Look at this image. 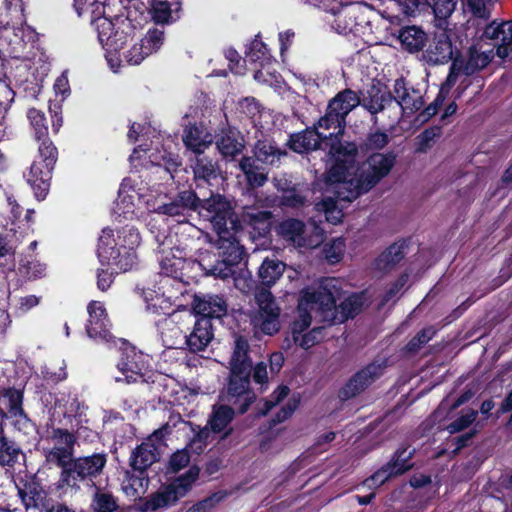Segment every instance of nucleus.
<instances>
[{
    "label": "nucleus",
    "instance_id": "1",
    "mask_svg": "<svg viewBox=\"0 0 512 512\" xmlns=\"http://www.w3.org/2000/svg\"><path fill=\"white\" fill-rule=\"evenodd\" d=\"M333 163L324 176V189L337 200L351 202L368 192L393 169L394 153H373L364 162H357L358 149L354 143L339 144L330 150Z\"/></svg>",
    "mask_w": 512,
    "mask_h": 512
},
{
    "label": "nucleus",
    "instance_id": "2",
    "mask_svg": "<svg viewBox=\"0 0 512 512\" xmlns=\"http://www.w3.org/2000/svg\"><path fill=\"white\" fill-rule=\"evenodd\" d=\"M143 204L149 213L163 214L170 217H185L188 212L196 210L197 197L192 191L179 193L172 202H166V195L158 189L145 187L143 182L131 177L125 178L119 188L118 197L113 208L116 217L132 219L143 217L139 213V204Z\"/></svg>",
    "mask_w": 512,
    "mask_h": 512
},
{
    "label": "nucleus",
    "instance_id": "3",
    "mask_svg": "<svg viewBox=\"0 0 512 512\" xmlns=\"http://www.w3.org/2000/svg\"><path fill=\"white\" fill-rule=\"evenodd\" d=\"M339 289L334 280H328L303 289L300 292L297 306V319L292 324L294 342L304 349H309L323 338L321 327L313 328L308 332L312 318L320 316L322 320H330L333 316L336 298Z\"/></svg>",
    "mask_w": 512,
    "mask_h": 512
},
{
    "label": "nucleus",
    "instance_id": "4",
    "mask_svg": "<svg viewBox=\"0 0 512 512\" xmlns=\"http://www.w3.org/2000/svg\"><path fill=\"white\" fill-rule=\"evenodd\" d=\"M196 210L201 219L211 224L218 238L221 239V247L227 246L231 249L230 259L241 261L244 250L236 236L240 225L231 203L222 195L217 194L197 203Z\"/></svg>",
    "mask_w": 512,
    "mask_h": 512
},
{
    "label": "nucleus",
    "instance_id": "5",
    "mask_svg": "<svg viewBox=\"0 0 512 512\" xmlns=\"http://www.w3.org/2000/svg\"><path fill=\"white\" fill-rule=\"evenodd\" d=\"M140 243V233L134 226L105 228L99 238L98 258L101 264L126 272L136 264L135 250Z\"/></svg>",
    "mask_w": 512,
    "mask_h": 512
},
{
    "label": "nucleus",
    "instance_id": "6",
    "mask_svg": "<svg viewBox=\"0 0 512 512\" xmlns=\"http://www.w3.org/2000/svg\"><path fill=\"white\" fill-rule=\"evenodd\" d=\"M182 224L181 230L193 238H196L197 246L203 243H209V236L199 230L197 227L183 220H178ZM217 248L221 251L222 260L218 261L214 254L209 250L197 248L196 258L191 260V269L197 273V277L202 273L204 275H212L220 279H227L234 275V266L240 261H232L229 256L230 248L221 247V239H217Z\"/></svg>",
    "mask_w": 512,
    "mask_h": 512
},
{
    "label": "nucleus",
    "instance_id": "7",
    "mask_svg": "<svg viewBox=\"0 0 512 512\" xmlns=\"http://www.w3.org/2000/svg\"><path fill=\"white\" fill-rule=\"evenodd\" d=\"M93 25L98 34V40L105 51V58L113 72H118L122 66V59L119 55L120 49L131 37L135 26L130 15L127 17L118 16L115 19L98 17Z\"/></svg>",
    "mask_w": 512,
    "mask_h": 512
},
{
    "label": "nucleus",
    "instance_id": "8",
    "mask_svg": "<svg viewBox=\"0 0 512 512\" xmlns=\"http://www.w3.org/2000/svg\"><path fill=\"white\" fill-rule=\"evenodd\" d=\"M249 345L245 338L238 336L230 361L231 377L227 400L244 413L253 402L254 396L248 390L251 363L248 359Z\"/></svg>",
    "mask_w": 512,
    "mask_h": 512
},
{
    "label": "nucleus",
    "instance_id": "9",
    "mask_svg": "<svg viewBox=\"0 0 512 512\" xmlns=\"http://www.w3.org/2000/svg\"><path fill=\"white\" fill-rule=\"evenodd\" d=\"M494 49L485 47V44L479 43L472 46L468 51V58L465 63L462 60L455 59L452 63L450 73L446 82L441 86L440 92L434 103L427 107L426 113L433 115L436 113L439 105L443 103L451 87L462 76H469L476 71L486 67L494 58Z\"/></svg>",
    "mask_w": 512,
    "mask_h": 512
},
{
    "label": "nucleus",
    "instance_id": "10",
    "mask_svg": "<svg viewBox=\"0 0 512 512\" xmlns=\"http://www.w3.org/2000/svg\"><path fill=\"white\" fill-rule=\"evenodd\" d=\"M149 362V356L137 351L135 347H126L121 360L117 364L119 375L115 376L116 382L133 383L140 379L143 382L155 383L163 378L161 374L148 372L146 365Z\"/></svg>",
    "mask_w": 512,
    "mask_h": 512
},
{
    "label": "nucleus",
    "instance_id": "11",
    "mask_svg": "<svg viewBox=\"0 0 512 512\" xmlns=\"http://www.w3.org/2000/svg\"><path fill=\"white\" fill-rule=\"evenodd\" d=\"M199 469L191 467L186 473L176 477L169 484L162 487L146 503V508L157 510L175 504L185 497L198 480Z\"/></svg>",
    "mask_w": 512,
    "mask_h": 512
},
{
    "label": "nucleus",
    "instance_id": "12",
    "mask_svg": "<svg viewBox=\"0 0 512 512\" xmlns=\"http://www.w3.org/2000/svg\"><path fill=\"white\" fill-rule=\"evenodd\" d=\"M255 300L258 306L251 317V324L256 333L274 335L280 329V308L273 295L266 289L256 293Z\"/></svg>",
    "mask_w": 512,
    "mask_h": 512
},
{
    "label": "nucleus",
    "instance_id": "13",
    "mask_svg": "<svg viewBox=\"0 0 512 512\" xmlns=\"http://www.w3.org/2000/svg\"><path fill=\"white\" fill-rule=\"evenodd\" d=\"M183 291L180 282L172 281L170 278H162L158 291L146 289L143 291V297L148 310L170 317L173 312L177 313L173 305L178 296L183 294Z\"/></svg>",
    "mask_w": 512,
    "mask_h": 512
},
{
    "label": "nucleus",
    "instance_id": "14",
    "mask_svg": "<svg viewBox=\"0 0 512 512\" xmlns=\"http://www.w3.org/2000/svg\"><path fill=\"white\" fill-rule=\"evenodd\" d=\"M277 231L279 235L299 248H315L324 240V232L320 227L313 226L308 229L304 227L301 221L296 219L282 221Z\"/></svg>",
    "mask_w": 512,
    "mask_h": 512
},
{
    "label": "nucleus",
    "instance_id": "15",
    "mask_svg": "<svg viewBox=\"0 0 512 512\" xmlns=\"http://www.w3.org/2000/svg\"><path fill=\"white\" fill-rule=\"evenodd\" d=\"M161 253L163 254L160 260L161 272L165 275L163 278H170L172 281L180 282L182 290H184L185 283L197 278V273L191 269V260L186 259L182 255V250L171 248L170 252H166V243H161Z\"/></svg>",
    "mask_w": 512,
    "mask_h": 512
},
{
    "label": "nucleus",
    "instance_id": "16",
    "mask_svg": "<svg viewBox=\"0 0 512 512\" xmlns=\"http://www.w3.org/2000/svg\"><path fill=\"white\" fill-rule=\"evenodd\" d=\"M171 433V424L168 422L162 428L150 435L132 454L131 466L134 470H145L159 457L165 444L163 437Z\"/></svg>",
    "mask_w": 512,
    "mask_h": 512
},
{
    "label": "nucleus",
    "instance_id": "17",
    "mask_svg": "<svg viewBox=\"0 0 512 512\" xmlns=\"http://www.w3.org/2000/svg\"><path fill=\"white\" fill-rule=\"evenodd\" d=\"M130 162L134 167L139 165L146 166L147 163H151L157 167L156 172L158 174H164L166 176L173 177V172L176 171L180 165L178 157L172 153L157 151L156 149H144L139 146L133 150L130 156Z\"/></svg>",
    "mask_w": 512,
    "mask_h": 512
},
{
    "label": "nucleus",
    "instance_id": "18",
    "mask_svg": "<svg viewBox=\"0 0 512 512\" xmlns=\"http://www.w3.org/2000/svg\"><path fill=\"white\" fill-rule=\"evenodd\" d=\"M483 36L494 42V53L502 60L512 57V21H492Z\"/></svg>",
    "mask_w": 512,
    "mask_h": 512
},
{
    "label": "nucleus",
    "instance_id": "19",
    "mask_svg": "<svg viewBox=\"0 0 512 512\" xmlns=\"http://www.w3.org/2000/svg\"><path fill=\"white\" fill-rule=\"evenodd\" d=\"M452 32L439 27L427 49V57L433 63H445L452 59L455 48L452 43Z\"/></svg>",
    "mask_w": 512,
    "mask_h": 512
},
{
    "label": "nucleus",
    "instance_id": "20",
    "mask_svg": "<svg viewBox=\"0 0 512 512\" xmlns=\"http://www.w3.org/2000/svg\"><path fill=\"white\" fill-rule=\"evenodd\" d=\"M382 371L380 364L373 363L366 366L345 385L341 391L342 397L348 399L361 393L381 376Z\"/></svg>",
    "mask_w": 512,
    "mask_h": 512
},
{
    "label": "nucleus",
    "instance_id": "21",
    "mask_svg": "<svg viewBox=\"0 0 512 512\" xmlns=\"http://www.w3.org/2000/svg\"><path fill=\"white\" fill-rule=\"evenodd\" d=\"M394 99L403 111L413 113L423 106L419 91L406 87L403 80H397L394 85Z\"/></svg>",
    "mask_w": 512,
    "mask_h": 512
},
{
    "label": "nucleus",
    "instance_id": "22",
    "mask_svg": "<svg viewBox=\"0 0 512 512\" xmlns=\"http://www.w3.org/2000/svg\"><path fill=\"white\" fill-rule=\"evenodd\" d=\"M329 279L323 280L321 283L328 281ZM337 283V287L339 289V297L336 298V301H339L342 297V292L339 286V282L336 279H333ZM366 298L364 294H351L347 296L338 306L335 302V308L333 310V316L329 321L336 319V313L339 312L341 314L340 321H344L348 318L354 317L358 314L363 306L365 305Z\"/></svg>",
    "mask_w": 512,
    "mask_h": 512
},
{
    "label": "nucleus",
    "instance_id": "23",
    "mask_svg": "<svg viewBox=\"0 0 512 512\" xmlns=\"http://www.w3.org/2000/svg\"><path fill=\"white\" fill-rule=\"evenodd\" d=\"M193 309L202 318H221L227 313V304L218 296L195 297Z\"/></svg>",
    "mask_w": 512,
    "mask_h": 512
},
{
    "label": "nucleus",
    "instance_id": "24",
    "mask_svg": "<svg viewBox=\"0 0 512 512\" xmlns=\"http://www.w3.org/2000/svg\"><path fill=\"white\" fill-rule=\"evenodd\" d=\"M186 147L196 154H201L213 142L212 135L203 126H188L183 135Z\"/></svg>",
    "mask_w": 512,
    "mask_h": 512
},
{
    "label": "nucleus",
    "instance_id": "25",
    "mask_svg": "<svg viewBox=\"0 0 512 512\" xmlns=\"http://www.w3.org/2000/svg\"><path fill=\"white\" fill-rule=\"evenodd\" d=\"M213 338L212 325L209 319L200 318L196 321L192 333L186 337V343L191 351L204 350Z\"/></svg>",
    "mask_w": 512,
    "mask_h": 512
},
{
    "label": "nucleus",
    "instance_id": "26",
    "mask_svg": "<svg viewBox=\"0 0 512 512\" xmlns=\"http://www.w3.org/2000/svg\"><path fill=\"white\" fill-rule=\"evenodd\" d=\"M327 139V135L323 131L307 129L303 132L294 134L290 137V147L297 153H303L315 150L319 147L320 142Z\"/></svg>",
    "mask_w": 512,
    "mask_h": 512
},
{
    "label": "nucleus",
    "instance_id": "27",
    "mask_svg": "<svg viewBox=\"0 0 512 512\" xmlns=\"http://www.w3.org/2000/svg\"><path fill=\"white\" fill-rule=\"evenodd\" d=\"M180 0H152L150 13L159 24H167L178 18Z\"/></svg>",
    "mask_w": 512,
    "mask_h": 512
},
{
    "label": "nucleus",
    "instance_id": "28",
    "mask_svg": "<svg viewBox=\"0 0 512 512\" xmlns=\"http://www.w3.org/2000/svg\"><path fill=\"white\" fill-rule=\"evenodd\" d=\"M360 99L352 90L339 92L328 105V109L345 123L346 116L358 105Z\"/></svg>",
    "mask_w": 512,
    "mask_h": 512
},
{
    "label": "nucleus",
    "instance_id": "29",
    "mask_svg": "<svg viewBox=\"0 0 512 512\" xmlns=\"http://www.w3.org/2000/svg\"><path fill=\"white\" fill-rule=\"evenodd\" d=\"M106 464L104 454H94L92 456L81 457L75 460L73 472L80 478L93 477L99 474Z\"/></svg>",
    "mask_w": 512,
    "mask_h": 512
},
{
    "label": "nucleus",
    "instance_id": "30",
    "mask_svg": "<svg viewBox=\"0 0 512 512\" xmlns=\"http://www.w3.org/2000/svg\"><path fill=\"white\" fill-rule=\"evenodd\" d=\"M44 164L35 160L30 167L27 175V181L33 188L37 198H44L49 190V181L51 178L52 169H49L48 175L43 174Z\"/></svg>",
    "mask_w": 512,
    "mask_h": 512
},
{
    "label": "nucleus",
    "instance_id": "31",
    "mask_svg": "<svg viewBox=\"0 0 512 512\" xmlns=\"http://www.w3.org/2000/svg\"><path fill=\"white\" fill-rule=\"evenodd\" d=\"M85 411V406L75 395L61 394L55 403V414L62 415L64 418L72 419L81 417Z\"/></svg>",
    "mask_w": 512,
    "mask_h": 512
},
{
    "label": "nucleus",
    "instance_id": "32",
    "mask_svg": "<svg viewBox=\"0 0 512 512\" xmlns=\"http://www.w3.org/2000/svg\"><path fill=\"white\" fill-rule=\"evenodd\" d=\"M23 395L20 390L8 389L0 397V414L3 417H17L23 415Z\"/></svg>",
    "mask_w": 512,
    "mask_h": 512
},
{
    "label": "nucleus",
    "instance_id": "33",
    "mask_svg": "<svg viewBox=\"0 0 512 512\" xmlns=\"http://www.w3.org/2000/svg\"><path fill=\"white\" fill-rule=\"evenodd\" d=\"M178 319V313H172L170 317H165L158 323L164 345L167 348H174L181 341L182 331L175 325Z\"/></svg>",
    "mask_w": 512,
    "mask_h": 512
},
{
    "label": "nucleus",
    "instance_id": "34",
    "mask_svg": "<svg viewBox=\"0 0 512 512\" xmlns=\"http://www.w3.org/2000/svg\"><path fill=\"white\" fill-rule=\"evenodd\" d=\"M398 39L403 48L409 52H416L423 48L426 34L416 26H408L400 30Z\"/></svg>",
    "mask_w": 512,
    "mask_h": 512
},
{
    "label": "nucleus",
    "instance_id": "35",
    "mask_svg": "<svg viewBox=\"0 0 512 512\" xmlns=\"http://www.w3.org/2000/svg\"><path fill=\"white\" fill-rule=\"evenodd\" d=\"M234 417V410L228 406L220 405L215 407L211 418L209 420V425L211 430L214 433L223 432V436H227L231 432V428H229V424Z\"/></svg>",
    "mask_w": 512,
    "mask_h": 512
},
{
    "label": "nucleus",
    "instance_id": "36",
    "mask_svg": "<svg viewBox=\"0 0 512 512\" xmlns=\"http://www.w3.org/2000/svg\"><path fill=\"white\" fill-rule=\"evenodd\" d=\"M143 51L137 54V60H144L149 55L156 53L164 44V30L160 28H151L140 40Z\"/></svg>",
    "mask_w": 512,
    "mask_h": 512
},
{
    "label": "nucleus",
    "instance_id": "37",
    "mask_svg": "<svg viewBox=\"0 0 512 512\" xmlns=\"http://www.w3.org/2000/svg\"><path fill=\"white\" fill-rule=\"evenodd\" d=\"M244 220L252 228L250 233L253 236H265L271 229V213L268 211H248L244 215Z\"/></svg>",
    "mask_w": 512,
    "mask_h": 512
},
{
    "label": "nucleus",
    "instance_id": "38",
    "mask_svg": "<svg viewBox=\"0 0 512 512\" xmlns=\"http://www.w3.org/2000/svg\"><path fill=\"white\" fill-rule=\"evenodd\" d=\"M254 154L257 161L273 165L285 155V152L276 147L272 141L264 139L257 142Z\"/></svg>",
    "mask_w": 512,
    "mask_h": 512
},
{
    "label": "nucleus",
    "instance_id": "39",
    "mask_svg": "<svg viewBox=\"0 0 512 512\" xmlns=\"http://www.w3.org/2000/svg\"><path fill=\"white\" fill-rule=\"evenodd\" d=\"M286 265L274 259H265L259 268V277L264 285L270 286L282 276Z\"/></svg>",
    "mask_w": 512,
    "mask_h": 512
},
{
    "label": "nucleus",
    "instance_id": "40",
    "mask_svg": "<svg viewBox=\"0 0 512 512\" xmlns=\"http://www.w3.org/2000/svg\"><path fill=\"white\" fill-rule=\"evenodd\" d=\"M241 109L253 119L255 126L261 129H268L269 120L272 115L269 111L260 110L253 98H246L240 103Z\"/></svg>",
    "mask_w": 512,
    "mask_h": 512
},
{
    "label": "nucleus",
    "instance_id": "41",
    "mask_svg": "<svg viewBox=\"0 0 512 512\" xmlns=\"http://www.w3.org/2000/svg\"><path fill=\"white\" fill-rule=\"evenodd\" d=\"M329 10L337 15L332 26L338 33L347 34L353 30L356 24L354 7H346L340 11H336L334 8H329Z\"/></svg>",
    "mask_w": 512,
    "mask_h": 512
},
{
    "label": "nucleus",
    "instance_id": "42",
    "mask_svg": "<svg viewBox=\"0 0 512 512\" xmlns=\"http://www.w3.org/2000/svg\"><path fill=\"white\" fill-rule=\"evenodd\" d=\"M38 147V153L40 162L44 164L43 174L44 176L48 175L49 169H53V166L57 157V149L47 137L42 138Z\"/></svg>",
    "mask_w": 512,
    "mask_h": 512
},
{
    "label": "nucleus",
    "instance_id": "43",
    "mask_svg": "<svg viewBox=\"0 0 512 512\" xmlns=\"http://www.w3.org/2000/svg\"><path fill=\"white\" fill-rule=\"evenodd\" d=\"M27 118L37 141L48 136L47 121L42 111L36 108H30L27 112Z\"/></svg>",
    "mask_w": 512,
    "mask_h": 512
},
{
    "label": "nucleus",
    "instance_id": "44",
    "mask_svg": "<svg viewBox=\"0 0 512 512\" xmlns=\"http://www.w3.org/2000/svg\"><path fill=\"white\" fill-rule=\"evenodd\" d=\"M137 474H132L124 483L123 489L125 493L132 497H138L145 493L148 480L144 475V470H136Z\"/></svg>",
    "mask_w": 512,
    "mask_h": 512
},
{
    "label": "nucleus",
    "instance_id": "45",
    "mask_svg": "<svg viewBox=\"0 0 512 512\" xmlns=\"http://www.w3.org/2000/svg\"><path fill=\"white\" fill-rule=\"evenodd\" d=\"M255 162L256 160L247 157L242 159L239 166L251 186H262L267 180V177L263 172L258 171Z\"/></svg>",
    "mask_w": 512,
    "mask_h": 512
},
{
    "label": "nucleus",
    "instance_id": "46",
    "mask_svg": "<svg viewBox=\"0 0 512 512\" xmlns=\"http://www.w3.org/2000/svg\"><path fill=\"white\" fill-rule=\"evenodd\" d=\"M20 454L21 450L18 445L6 437L0 436V465H13Z\"/></svg>",
    "mask_w": 512,
    "mask_h": 512
},
{
    "label": "nucleus",
    "instance_id": "47",
    "mask_svg": "<svg viewBox=\"0 0 512 512\" xmlns=\"http://www.w3.org/2000/svg\"><path fill=\"white\" fill-rule=\"evenodd\" d=\"M402 258V247L392 245L377 258L375 265L379 270H387L397 264Z\"/></svg>",
    "mask_w": 512,
    "mask_h": 512
},
{
    "label": "nucleus",
    "instance_id": "48",
    "mask_svg": "<svg viewBox=\"0 0 512 512\" xmlns=\"http://www.w3.org/2000/svg\"><path fill=\"white\" fill-rule=\"evenodd\" d=\"M72 455L73 451L67 447L54 446L51 449H44L46 461L62 468L70 463Z\"/></svg>",
    "mask_w": 512,
    "mask_h": 512
},
{
    "label": "nucleus",
    "instance_id": "49",
    "mask_svg": "<svg viewBox=\"0 0 512 512\" xmlns=\"http://www.w3.org/2000/svg\"><path fill=\"white\" fill-rule=\"evenodd\" d=\"M89 319L86 325V332L88 336H95V332H98L96 324H99L101 318L107 317L106 309L101 302L91 301L87 307Z\"/></svg>",
    "mask_w": 512,
    "mask_h": 512
},
{
    "label": "nucleus",
    "instance_id": "50",
    "mask_svg": "<svg viewBox=\"0 0 512 512\" xmlns=\"http://www.w3.org/2000/svg\"><path fill=\"white\" fill-rule=\"evenodd\" d=\"M317 211L325 214L326 220L332 224H338L343 217L342 209L337 201L331 197H326L316 205Z\"/></svg>",
    "mask_w": 512,
    "mask_h": 512
},
{
    "label": "nucleus",
    "instance_id": "51",
    "mask_svg": "<svg viewBox=\"0 0 512 512\" xmlns=\"http://www.w3.org/2000/svg\"><path fill=\"white\" fill-rule=\"evenodd\" d=\"M193 171L196 179H202L206 182H210L218 176V169L215 163L205 157L197 159Z\"/></svg>",
    "mask_w": 512,
    "mask_h": 512
},
{
    "label": "nucleus",
    "instance_id": "52",
    "mask_svg": "<svg viewBox=\"0 0 512 512\" xmlns=\"http://www.w3.org/2000/svg\"><path fill=\"white\" fill-rule=\"evenodd\" d=\"M344 126H345V123L342 120H340V118H338L337 115L332 113V111H330V109L327 108V113L325 114V116L322 117L318 121V126H317L316 131L333 129L334 130L333 132H329V134H326L327 138H328V137H332L334 135L338 136V135L342 134V132L344 130Z\"/></svg>",
    "mask_w": 512,
    "mask_h": 512
},
{
    "label": "nucleus",
    "instance_id": "53",
    "mask_svg": "<svg viewBox=\"0 0 512 512\" xmlns=\"http://www.w3.org/2000/svg\"><path fill=\"white\" fill-rule=\"evenodd\" d=\"M20 273L28 279H37L45 275L46 265L36 259H23L20 267Z\"/></svg>",
    "mask_w": 512,
    "mask_h": 512
},
{
    "label": "nucleus",
    "instance_id": "54",
    "mask_svg": "<svg viewBox=\"0 0 512 512\" xmlns=\"http://www.w3.org/2000/svg\"><path fill=\"white\" fill-rule=\"evenodd\" d=\"M217 147L223 156L234 157L241 152L243 143L231 134H227L217 141Z\"/></svg>",
    "mask_w": 512,
    "mask_h": 512
},
{
    "label": "nucleus",
    "instance_id": "55",
    "mask_svg": "<svg viewBox=\"0 0 512 512\" xmlns=\"http://www.w3.org/2000/svg\"><path fill=\"white\" fill-rule=\"evenodd\" d=\"M391 97L385 92L377 91L374 94L370 95V98H364L362 105L365 107L370 113L376 114L384 109L385 105L388 102H391Z\"/></svg>",
    "mask_w": 512,
    "mask_h": 512
},
{
    "label": "nucleus",
    "instance_id": "56",
    "mask_svg": "<svg viewBox=\"0 0 512 512\" xmlns=\"http://www.w3.org/2000/svg\"><path fill=\"white\" fill-rule=\"evenodd\" d=\"M413 455V450L410 448H403L398 450L395 454V457L391 463H388L393 470L399 475L406 472L408 469L412 467L410 463V459Z\"/></svg>",
    "mask_w": 512,
    "mask_h": 512
},
{
    "label": "nucleus",
    "instance_id": "57",
    "mask_svg": "<svg viewBox=\"0 0 512 512\" xmlns=\"http://www.w3.org/2000/svg\"><path fill=\"white\" fill-rule=\"evenodd\" d=\"M427 3L432 7L435 17L444 20L455 10L457 0H427Z\"/></svg>",
    "mask_w": 512,
    "mask_h": 512
},
{
    "label": "nucleus",
    "instance_id": "58",
    "mask_svg": "<svg viewBox=\"0 0 512 512\" xmlns=\"http://www.w3.org/2000/svg\"><path fill=\"white\" fill-rule=\"evenodd\" d=\"M345 252V242L342 238L334 239L331 243L327 244L324 249L325 258L331 264L339 262Z\"/></svg>",
    "mask_w": 512,
    "mask_h": 512
},
{
    "label": "nucleus",
    "instance_id": "59",
    "mask_svg": "<svg viewBox=\"0 0 512 512\" xmlns=\"http://www.w3.org/2000/svg\"><path fill=\"white\" fill-rule=\"evenodd\" d=\"M477 412L474 410H467L463 412L455 421L447 426L449 433L454 434L467 428L476 419Z\"/></svg>",
    "mask_w": 512,
    "mask_h": 512
},
{
    "label": "nucleus",
    "instance_id": "60",
    "mask_svg": "<svg viewBox=\"0 0 512 512\" xmlns=\"http://www.w3.org/2000/svg\"><path fill=\"white\" fill-rule=\"evenodd\" d=\"M398 475L392 467L387 464L386 466L375 472L370 478L366 479L364 484L369 487H378L384 484L392 476Z\"/></svg>",
    "mask_w": 512,
    "mask_h": 512
},
{
    "label": "nucleus",
    "instance_id": "61",
    "mask_svg": "<svg viewBox=\"0 0 512 512\" xmlns=\"http://www.w3.org/2000/svg\"><path fill=\"white\" fill-rule=\"evenodd\" d=\"M466 9L473 16L480 19H488L491 13V4L484 0H466Z\"/></svg>",
    "mask_w": 512,
    "mask_h": 512
},
{
    "label": "nucleus",
    "instance_id": "62",
    "mask_svg": "<svg viewBox=\"0 0 512 512\" xmlns=\"http://www.w3.org/2000/svg\"><path fill=\"white\" fill-rule=\"evenodd\" d=\"M51 439L54 442V446L67 447L72 451L76 442V438L72 433L59 428L52 431Z\"/></svg>",
    "mask_w": 512,
    "mask_h": 512
},
{
    "label": "nucleus",
    "instance_id": "63",
    "mask_svg": "<svg viewBox=\"0 0 512 512\" xmlns=\"http://www.w3.org/2000/svg\"><path fill=\"white\" fill-rule=\"evenodd\" d=\"M93 506L99 512H111L115 510L116 503L114 498L108 494H97Z\"/></svg>",
    "mask_w": 512,
    "mask_h": 512
},
{
    "label": "nucleus",
    "instance_id": "64",
    "mask_svg": "<svg viewBox=\"0 0 512 512\" xmlns=\"http://www.w3.org/2000/svg\"><path fill=\"white\" fill-rule=\"evenodd\" d=\"M283 193L281 203L285 206L298 207L303 204L305 200V197L296 186H293L290 190Z\"/></svg>",
    "mask_w": 512,
    "mask_h": 512
}]
</instances>
